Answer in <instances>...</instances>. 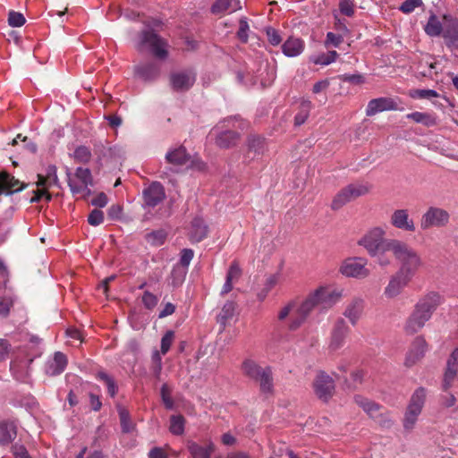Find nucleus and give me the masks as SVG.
<instances>
[{
    "mask_svg": "<svg viewBox=\"0 0 458 458\" xmlns=\"http://www.w3.org/2000/svg\"><path fill=\"white\" fill-rule=\"evenodd\" d=\"M443 301V296L435 291L428 292L421 296L406 321L405 330L413 334L421 329Z\"/></svg>",
    "mask_w": 458,
    "mask_h": 458,
    "instance_id": "1",
    "label": "nucleus"
},
{
    "mask_svg": "<svg viewBox=\"0 0 458 458\" xmlns=\"http://www.w3.org/2000/svg\"><path fill=\"white\" fill-rule=\"evenodd\" d=\"M385 234L384 229L374 227L358 241V244L363 247L372 258H375L381 267H387L391 264V259L386 252L390 251V242L395 241V239L385 238Z\"/></svg>",
    "mask_w": 458,
    "mask_h": 458,
    "instance_id": "2",
    "label": "nucleus"
},
{
    "mask_svg": "<svg viewBox=\"0 0 458 458\" xmlns=\"http://www.w3.org/2000/svg\"><path fill=\"white\" fill-rule=\"evenodd\" d=\"M319 292H311L302 301L298 304L295 301H289L278 312L277 318L284 321L289 318V328L295 330L299 328L313 309L320 305L318 298Z\"/></svg>",
    "mask_w": 458,
    "mask_h": 458,
    "instance_id": "3",
    "label": "nucleus"
},
{
    "mask_svg": "<svg viewBox=\"0 0 458 458\" xmlns=\"http://www.w3.org/2000/svg\"><path fill=\"white\" fill-rule=\"evenodd\" d=\"M390 251L399 264L397 272L414 277L423 265L419 252L410 244L395 239L390 242Z\"/></svg>",
    "mask_w": 458,
    "mask_h": 458,
    "instance_id": "4",
    "label": "nucleus"
},
{
    "mask_svg": "<svg viewBox=\"0 0 458 458\" xmlns=\"http://www.w3.org/2000/svg\"><path fill=\"white\" fill-rule=\"evenodd\" d=\"M136 47L138 51H147L160 61H165L169 56L168 41L152 29H145L140 32Z\"/></svg>",
    "mask_w": 458,
    "mask_h": 458,
    "instance_id": "5",
    "label": "nucleus"
},
{
    "mask_svg": "<svg viewBox=\"0 0 458 458\" xmlns=\"http://www.w3.org/2000/svg\"><path fill=\"white\" fill-rule=\"evenodd\" d=\"M428 393L427 388L420 386L411 394L403 418V427L406 432L414 429L426 403Z\"/></svg>",
    "mask_w": 458,
    "mask_h": 458,
    "instance_id": "6",
    "label": "nucleus"
},
{
    "mask_svg": "<svg viewBox=\"0 0 458 458\" xmlns=\"http://www.w3.org/2000/svg\"><path fill=\"white\" fill-rule=\"evenodd\" d=\"M57 180L56 167L55 165H48L46 175H38V182L35 183V188L31 190L33 195L30 197V203L41 201L48 202L51 199L48 188L56 183Z\"/></svg>",
    "mask_w": 458,
    "mask_h": 458,
    "instance_id": "7",
    "label": "nucleus"
},
{
    "mask_svg": "<svg viewBox=\"0 0 458 458\" xmlns=\"http://www.w3.org/2000/svg\"><path fill=\"white\" fill-rule=\"evenodd\" d=\"M228 123V126L232 124L233 128H239L243 130L246 127V123L236 117H229L221 122L215 129L214 131L217 133L216 138V143L218 147L223 148H228L234 146L240 138V133L233 130H225L218 132L220 129L225 126L223 124Z\"/></svg>",
    "mask_w": 458,
    "mask_h": 458,
    "instance_id": "8",
    "label": "nucleus"
},
{
    "mask_svg": "<svg viewBox=\"0 0 458 458\" xmlns=\"http://www.w3.org/2000/svg\"><path fill=\"white\" fill-rule=\"evenodd\" d=\"M68 185L73 195L86 199L92 192L93 178L89 169L78 167L73 175L68 174Z\"/></svg>",
    "mask_w": 458,
    "mask_h": 458,
    "instance_id": "9",
    "label": "nucleus"
},
{
    "mask_svg": "<svg viewBox=\"0 0 458 458\" xmlns=\"http://www.w3.org/2000/svg\"><path fill=\"white\" fill-rule=\"evenodd\" d=\"M450 221V214L447 210L430 206L422 214L420 225L422 230H428L432 227L441 228L448 225Z\"/></svg>",
    "mask_w": 458,
    "mask_h": 458,
    "instance_id": "10",
    "label": "nucleus"
},
{
    "mask_svg": "<svg viewBox=\"0 0 458 458\" xmlns=\"http://www.w3.org/2000/svg\"><path fill=\"white\" fill-rule=\"evenodd\" d=\"M369 188L367 185L360 183L349 184L342 189L334 198L331 207L336 210L347 204L348 202L355 199L369 192Z\"/></svg>",
    "mask_w": 458,
    "mask_h": 458,
    "instance_id": "11",
    "label": "nucleus"
},
{
    "mask_svg": "<svg viewBox=\"0 0 458 458\" xmlns=\"http://www.w3.org/2000/svg\"><path fill=\"white\" fill-rule=\"evenodd\" d=\"M26 348L15 352L10 365L13 378L19 382L26 383L29 371V360Z\"/></svg>",
    "mask_w": 458,
    "mask_h": 458,
    "instance_id": "12",
    "label": "nucleus"
},
{
    "mask_svg": "<svg viewBox=\"0 0 458 458\" xmlns=\"http://www.w3.org/2000/svg\"><path fill=\"white\" fill-rule=\"evenodd\" d=\"M313 389L316 395L324 402H327L335 391V382L332 377L324 371H319L313 381Z\"/></svg>",
    "mask_w": 458,
    "mask_h": 458,
    "instance_id": "13",
    "label": "nucleus"
},
{
    "mask_svg": "<svg viewBox=\"0 0 458 458\" xmlns=\"http://www.w3.org/2000/svg\"><path fill=\"white\" fill-rule=\"evenodd\" d=\"M367 260L362 258H352L344 260L340 267V272L348 277L365 278L369 275L366 267Z\"/></svg>",
    "mask_w": 458,
    "mask_h": 458,
    "instance_id": "14",
    "label": "nucleus"
},
{
    "mask_svg": "<svg viewBox=\"0 0 458 458\" xmlns=\"http://www.w3.org/2000/svg\"><path fill=\"white\" fill-rule=\"evenodd\" d=\"M412 279V277L396 271L390 276L388 284L384 289V295L387 299L396 298L409 285Z\"/></svg>",
    "mask_w": 458,
    "mask_h": 458,
    "instance_id": "15",
    "label": "nucleus"
},
{
    "mask_svg": "<svg viewBox=\"0 0 458 458\" xmlns=\"http://www.w3.org/2000/svg\"><path fill=\"white\" fill-rule=\"evenodd\" d=\"M443 38L448 47L458 48V18L451 14H444Z\"/></svg>",
    "mask_w": 458,
    "mask_h": 458,
    "instance_id": "16",
    "label": "nucleus"
},
{
    "mask_svg": "<svg viewBox=\"0 0 458 458\" xmlns=\"http://www.w3.org/2000/svg\"><path fill=\"white\" fill-rule=\"evenodd\" d=\"M196 81V74L192 71H180L171 73L170 83L175 91L190 89Z\"/></svg>",
    "mask_w": 458,
    "mask_h": 458,
    "instance_id": "17",
    "label": "nucleus"
},
{
    "mask_svg": "<svg viewBox=\"0 0 458 458\" xmlns=\"http://www.w3.org/2000/svg\"><path fill=\"white\" fill-rule=\"evenodd\" d=\"M350 328L345 320L342 318H338L333 327L331 338L329 342V349L335 352L342 348L344 344L345 338L349 334Z\"/></svg>",
    "mask_w": 458,
    "mask_h": 458,
    "instance_id": "18",
    "label": "nucleus"
},
{
    "mask_svg": "<svg viewBox=\"0 0 458 458\" xmlns=\"http://www.w3.org/2000/svg\"><path fill=\"white\" fill-rule=\"evenodd\" d=\"M390 224L396 229L409 233L416 230L414 220L410 217L409 211L405 208L395 209L391 215Z\"/></svg>",
    "mask_w": 458,
    "mask_h": 458,
    "instance_id": "19",
    "label": "nucleus"
},
{
    "mask_svg": "<svg viewBox=\"0 0 458 458\" xmlns=\"http://www.w3.org/2000/svg\"><path fill=\"white\" fill-rule=\"evenodd\" d=\"M390 110H401L396 99L392 98H378L369 101L366 107V115L373 116L377 113Z\"/></svg>",
    "mask_w": 458,
    "mask_h": 458,
    "instance_id": "20",
    "label": "nucleus"
},
{
    "mask_svg": "<svg viewBox=\"0 0 458 458\" xmlns=\"http://www.w3.org/2000/svg\"><path fill=\"white\" fill-rule=\"evenodd\" d=\"M454 380H458V348L451 353L446 362V369L442 383V390L447 392Z\"/></svg>",
    "mask_w": 458,
    "mask_h": 458,
    "instance_id": "21",
    "label": "nucleus"
},
{
    "mask_svg": "<svg viewBox=\"0 0 458 458\" xmlns=\"http://www.w3.org/2000/svg\"><path fill=\"white\" fill-rule=\"evenodd\" d=\"M314 291L319 292L318 298L323 309L332 308L334 305L340 301L344 295L342 289H331L327 286H320Z\"/></svg>",
    "mask_w": 458,
    "mask_h": 458,
    "instance_id": "22",
    "label": "nucleus"
},
{
    "mask_svg": "<svg viewBox=\"0 0 458 458\" xmlns=\"http://www.w3.org/2000/svg\"><path fill=\"white\" fill-rule=\"evenodd\" d=\"M165 198V189L160 182H154L143 190L144 206L154 208Z\"/></svg>",
    "mask_w": 458,
    "mask_h": 458,
    "instance_id": "23",
    "label": "nucleus"
},
{
    "mask_svg": "<svg viewBox=\"0 0 458 458\" xmlns=\"http://www.w3.org/2000/svg\"><path fill=\"white\" fill-rule=\"evenodd\" d=\"M166 162L172 165L171 171L178 172L182 165H186L190 160L186 148L183 146H179L170 148L165 154Z\"/></svg>",
    "mask_w": 458,
    "mask_h": 458,
    "instance_id": "24",
    "label": "nucleus"
},
{
    "mask_svg": "<svg viewBox=\"0 0 458 458\" xmlns=\"http://www.w3.org/2000/svg\"><path fill=\"white\" fill-rule=\"evenodd\" d=\"M428 350L426 341L422 337H417L412 342L405 358V366L411 367L420 360Z\"/></svg>",
    "mask_w": 458,
    "mask_h": 458,
    "instance_id": "25",
    "label": "nucleus"
},
{
    "mask_svg": "<svg viewBox=\"0 0 458 458\" xmlns=\"http://www.w3.org/2000/svg\"><path fill=\"white\" fill-rule=\"evenodd\" d=\"M161 67L157 62L141 63L135 66V75L144 81H152L158 78Z\"/></svg>",
    "mask_w": 458,
    "mask_h": 458,
    "instance_id": "26",
    "label": "nucleus"
},
{
    "mask_svg": "<svg viewBox=\"0 0 458 458\" xmlns=\"http://www.w3.org/2000/svg\"><path fill=\"white\" fill-rule=\"evenodd\" d=\"M266 150L265 140L257 135H251L247 140V151L244 154V162L249 163L256 157L261 156Z\"/></svg>",
    "mask_w": 458,
    "mask_h": 458,
    "instance_id": "27",
    "label": "nucleus"
},
{
    "mask_svg": "<svg viewBox=\"0 0 458 458\" xmlns=\"http://www.w3.org/2000/svg\"><path fill=\"white\" fill-rule=\"evenodd\" d=\"M67 363L66 355L61 352H56L54 357L46 363L45 371L49 376L60 375L64 371Z\"/></svg>",
    "mask_w": 458,
    "mask_h": 458,
    "instance_id": "28",
    "label": "nucleus"
},
{
    "mask_svg": "<svg viewBox=\"0 0 458 458\" xmlns=\"http://www.w3.org/2000/svg\"><path fill=\"white\" fill-rule=\"evenodd\" d=\"M364 310V300L360 297L353 298L346 306L344 316L355 326L362 315Z\"/></svg>",
    "mask_w": 458,
    "mask_h": 458,
    "instance_id": "29",
    "label": "nucleus"
},
{
    "mask_svg": "<svg viewBox=\"0 0 458 458\" xmlns=\"http://www.w3.org/2000/svg\"><path fill=\"white\" fill-rule=\"evenodd\" d=\"M23 184L19 180L7 173L0 174V195L2 193L12 194L23 188Z\"/></svg>",
    "mask_w": 458,
    "mask_h": 458,
    "instance_id": "30",
    "label": "nucleus"
},
{
    "mask_svg": "<svg viewBox=\"0 0 458 458\" xmlns=\"http://www.w3.org/2000/svg\"><path fill=\"white\" fill-rule=\"evenodd\" d=\"M208 235V226L200 217H195L191 221L190 229V240L192 242H199Z\"/></svg>",
    "mask_w": 458,
    "mask_h": 458,
    "instance_id": "31",
    "label": "nucleus"
},
{
    "mask_svg": "<svg viewBox=\"0 0 458 458\" xmlns=\"http://www.w3.org/2000/svg\"><path fill=\"white\" fill-rule=\"evenodd\" d=\"M304 42L301 38L291 37L282 46L283 53L288 57H295L302 53Z\"/></svg>",
    "mask_w": 458,
    "mask_h": 458,
    "instance_id": "32",
    "label": "nucleus"
},
{
    "mask_svg": "<svg viewBox=\"0 0 458 458\" xmlns=\"http://www.w3.org/2000/svg\"><path fill=\"white\" fill-rule=\"evenodd\" d=\"M242 8L239 0H216L211 7L214 14L233 13Z\"/></svg>",
    "mask_w": 458,
    "mask_h": 458,
    "instance_id": "33",
    "label": "nucleus"
},
{
    "mask_svg": "<svg viewBox=\"0 0 458 458\" xmlns=\"http://www.w3.org/2000/svg\"><path fill=\"white\" fill-rule=\"evenodd\" d=\"M188 449L192 458H210L215 447L211 442L208 443L206 445L190 442L188 444Z\"/></svg>",
    "mask_w": 458,
    "mask_h": 458,
    "instance_id": "34",
    "label": "nucleus"
},
{
    "mask_svg": "<svg viewBox=\"0 0 458 458\" xmlns=\"http://www.w3.org/2000/svg\"><path fill=\"white\" fill-rule=\"evenodd\" d=\"M354 402L370 417L376 419L379 414L380 405L361 395H355Z\"/></svg>",
    "mask_w": 458,
    "mask_h": 458,
    "instance_id": "35",
    "label": "nucleus"
},
{
    "mask_svg": "<svg viewBox=\"0 0 458 458\" xmlns=\"http://www.w3.org/2000/svg\"><path fill=\"white\" fill-rule=\"evenodd\" d=\"M16 426L13 422L3 421L0 423V445L11 443L16 437Z\"/></svg>",
    "mask_w": 458,
    "mask_h": 458,
    "instance_id": "36",
    "label": "nucleus"
},
{
    "mask_svg": "<svg viewBox=\"0 0 458 458\" xmlns=\"http://www.w3.org/2000/svg\"><path fill=\"white\" fill-rule=\"evenodd\" d=\"M443 28L444 20L440 21L436 15L432 14L429 16L424 30L430 37H438L443 34Z\"/></svg>",
    "mask_w": 458,
    "mask_h": 458,
    "instance_id": "37",
    "label": "nucleus"
},
{
    "mask_svg": "<svg viewBox=\"0 0 458 458\" xmlns=\"http://www.w3.org/2000/svg\"><path fill=\"white\" fill-rule=\"evenodd\" d=\"M187 273L186 267L174 265L168 278L169 284L174 288L181 286L185 280Z\"/></svg>",
    "mask_w": 458,
    "mask_h": 458,
    "instance_id": "38",
    "label": "nucleus"
},
{
    "mask_svg": "<svg viewBox=\"0 0 458 458\" xmlns=\"http://www.w3.org/2000/svg\"><path fill=\"white\" fill-rule=\"evenodd\" d=\"M338 57V54L335 50L328 51L327 53H319L317 55H313L310 57V61L315 64H319L322 66L328 65L334 63Z\"/></svg>",
    "mask_w": 458,
    "mask_h": 458,
    "instance_id": "39",
    "label": "nucleus"
},
{
    "mask_svg": "<svg viewBox=\"0 0 458 458\" xmlns=\"http://www.w3.org/2000/svg\"><path fill=\"white\" fill-rule=\"evenodd\" d=\"M260 391L263 394H270L273 391L274 382L271 368L267 366V372H263V377L258 381Z\"/></svg>",
    "mask_w": 458,
    "mask_h": 458,
    "instance_id": "40",
    "label": "nucleus"
},
{
    "mask_svg": "<svg viewBox=\"0 0 458 458\" xmlns=\"http://www.w3.org/2000/svg\"><path fill=\"white\" fill-rule=\"evenodd\" d=\"M407 119L412 120L417 123H421L426 126H432L436 124V119L428 113L413 112L406 115Z\"/></svg>",
    "mask_w": 458,
    "mask_h": 458,
    "instance_id": "41",
    "label": "nucleus"
},
{
    "mask_svg": "<svg viewBox=\"0 0 458 458\" xmlns=\"http://www.w3.org/2000/svg\"><path fill=\"white\" fill-rule=\"evenodd\" d=\"M185 420L182 415H172L169 430L173 435L181 436L184 432Z\"/></svg>",
    "mask_w": 458,
    "mask_h": 458,
    "instance_id": "42",
    "label": "nucleus"
},
{
    "mask_svg": "<svg viewBox=\"0 0 458 458\" xmlns=\"http://www.w3.org/2000/svg\"><path fill=\"white\" fill-rule=\"evenodd\" d=\"M97 378L105 383L107 392L111 397H114L118 390V386L114 379L104 371H99L97 374Z\"/></svg>",
    "mask_w": 458,
    "mask_h": 458,
    "instance_id": "43",
    "label": "nucleus"
},
{
    "mask_svg": "<svg viewBox=\"0 0 458 458\" xmlns=\"http://www.w3.org/2000/svg\"><path fill=\"white\" fill-rule=\"evenodd\" d=\"M264 367L259 366L254 360L247 359L242 362V369L245 376L252 378Z\"/></svg>",
    "mask_w": 458,
    "mask_h": 458,
    "instance_id": "44",
    "label": "nucleus"
},
{
    "mask_svg": "<svg viewBox=\"0 0 458 458\" xmlns=\"http://www.w3.org/2000/svg\"><path fill=\"white\" fill-rule=\"evenodd\" d=\"M410 96L412 98L419 99H428L432 100L434 98H439L440 95L434 89H419L411 91Z\"/></svg>",
    "mask_w": 458,
    "mask_h": 458,
    "instance_id": "45",
    "label": "nucleus"
},
{
    "mask_svg": "<svg viewBox=\"0 0 458 458\" xmlns=\"http://www.w3.org/2000/svg\"><path fill=\"white\" fill-rule=\"evenodd\" d=\"M165 239L166 233L164 230L154 231L146 235L148 242L154 246H160L164 244Z\"/></svg>",
    "mask_w": 458,
    "mask_h": 458,
    "instance_id": "46",
    "label": "nucleus"
},
{
    "mask_svg": "<svg viewBox=\"0 0 458 458\" xmlns=\"http://www.w3.org/2000/svg\"><path fill=\"white\" fill-rule=\"evenodd\" d=\"M30 362L33 358L39 357L42 354V340L35 335H30Z\"/></svg>",
    "mask_w": 458,
    "mask_h": 458,
    "instance_id": "47",
    "label": "nucleus"
},
{
    "mask_svg": "<svg viewBox=\"0 0 458 458\" xmlns=\"http://www.w3.org/2000/svg\"><path fill=\"white\" fill-rule=\"evenodd\" d=\"M73 157L79 163H88L91 158V152L87 147L80 146L74 150Z\"/></svg>",
    "mask_w": 458,
    "mask_h": 458,
    "instance_id": "48",
    "label": "nucleus"
},
{
    "mask_svg": "<svg viewBox=\"0 0 458 458\" xmlns=\"http://www.w3.org/2000/svg\"><path fill=\"white\" fill-rule=\"evenodd\" d=\"M26 22L24 15L19 12L10 11L8 13V24L13 28H20Z\"/></svg>",
    "mask_w": 458,
    "mask_h": 458,
    "instance_id": "49",
    "label": "nucleus"
},
{
    "mask_svg": "<svg viewBox=\"0 0 458 458\" xmlns=\"http://www.w3.org/2000/svg\"><path fill=\"white\" fill-rule=\"evenodd\" d=\"M118 412H119L122 430L126 433L130 432L132 429V424L131 423V420H130L129 411L127 410H125L124 408L120 407L118 409Z\"/></svg>",
    "mask_w": 458,
    "mask_h": 458,
    "instance_id": "50",
    "label": "nucleus"
},
{
    "mask_svg": "<svg viewBox=\"0 0 458 458\" xmlns=\"http://www.w3.org/2000/svg\"><path fill=\"white\" fill-rule=\"evenodd\" d=\"M171 388L167 384H164L160 390L161 399L166 409L172 410L174 408V401L171 397Z\"/></svg>",
    "mask_w": 458,
    "mask_h": 458,
    "instance_id": "51",
    "label": "nucleus"
},
{
    "mask_svg": "<svg viewBox=\"0 0 458 458\" xmlns=\"http://www.w3.org/2000/svg\"><path fill=\"white\" fill-rule=\"evenodd\" d=\"M284 281V276L281 271L267 276L265 282L267 290H272L275 286L280 284Z\"/></svg>",
    "mask_w": 458,
    "mask_h": 458,
    "instance_id": "52",
    "label": "nucleus"
},
{
    "mask_svg": "<svg viewBox=\"0 0 458 458\" xmlns=\"http://www.w3.org/2000/svg\"><path fill=\"white\" fill-rule=\"evenodd\" d=\"M421 5H423L422 0H405L399 7V10L403 13L408 14Z\"/></svg>",
    "mask_w": 458,
    "mask_h": 458,
    "instance_id": "53",
    "label": "nucleus"
},
{
    "mask_svg": "<svg viewBox=\"0 0 458 458\" xmlns=\"http://www.w3.org/2000/svg\"><path fill=\"white\" fill-rule=\"evenodd\" d=\"M174 332L172 330L166 331L161 339V352H162V354L165 355V353H167V352L170 350V347L174 342Z\"/></svg>",
    "mask_w": 458,
    "mask_h": 458,
    "instance_id": "54",
    "label": "nucleus"
},
{
    "mask_svg": "<svg viewBox=\"0 0 458 458\" xmlns=\"http://www.w3.org/2000/svg\"><path fill=\"white\" fill-rule=\"evenodd\" d=\"M194 257V252L191 249H183L180 254L179 266L181 267H186L188 269L191 261Z\"/></svg>",
    "mask_w": 458,
    "mask_h": 458,
    "instance_id": "55",
    "label": "nucleus"
},
{
    "mask_svg": "<svg viewBox=\"0 0 458 458\" xmlns=\"http://www.w3.org/2000/svg\"><path fill=\"white\" fill-rule=\"evenodd\" d=\"M250 30V27H249V23L247 21V19L246 18H242L239 21V30H238V32H237V36L239 38V39L243 42V43H246L248 41V31Z\"/></svg>",
    "mask_w": 458,
    "mask_h": 458,
    "instance_id": "56",
    "label": "nucleus"
},
{
    "mask_svg": "<svg viewBox=\"0 0 458 458\" xmlns=\"http://www.w3.org/2000/svg\"><path fill=\"white\" fill-rule=\"evenodd\" d=\"M242 270L236 262H233L226 274V280L232 283L236 282L241 276Z\"/></svg>",
    "mask_w": 458,
    "mask_h": 458,
    "instance_id": "57",
    "label": "nucleus"
},
{
    "mask_svg": "<svg viewBox=\"0 0 458 458\" xmlns=\"http://www.w3.org/2000/svg\"><path fill=\"white\" fill-rule=\"evenodd\" d=\"M104 221V213L99 209H93L88 217V222L90 225L98 226Z\"/></svg>",
    "mask_w": 458,
    "mask_h": 458,
    "instance_id": "58",
    "label": "nucleus"
},
{
    "mask_svg": "<svg viewBox=\"0 0 458 458\" xmlns=\"http://www.w3.org/2000/svg\"><path fill=\"white\" fill-rule=\"evenodd\" d=\"M340 79L344 82H349L355 85H360L365 82V78L362 74L355 73L349 74L345 73L340 76Z\"/></svg>",
    "mask_w": 458,
    "mask_h": 458,
    "instance_id": "59",
    "label": "nucleus"
},
{
    "mask_svg": "<svg viewBox=\"0 0 458 458\" xmlns=\"http://www.w3.org/2000/svg\"><path fill=\"white\" fill-rule=\"evenodd\" d=\"M344 38L341 35L335 34L333 32H327L325 46L327 47H337L343 42Z\"/></svg>",
    "mask_w": 458,
    "mask_h": 458,
    "instance_id": "60",
    "label": "nucleus"
},
{
    "mask_svg": "<svg viewBox=\"0 0 458 458\" xmlns=\"http://www.w3.org/2000/svg\"><path fill=\"white\" fill-rule=\"evenodd\" d=\"M157 301V297L155 294L151 293L150 292L146 291L142 295V302L144 306L148 310H151L154 307H156Z\"/></svg>",
    "mask_w": 458,
    "mask_h": 458,
    "instance_id": "61",
    "label": "nucleus"
},
{
    "mask_svg": "<svg viewBox=\"0 0 458 458\" xmlns=\"http://www.w3.org/2000/svg\"><path fill=\"white\" fill-rule=\"evenodd\" d=\"M354 4L352 0H340L339 9L340 12L346 16H352L354 13Z\"/></svg>",
    "mask_w": 458,
    "mask_h": 458,
    "instance_id": "62",
    "label": "nucleus"
},
{
    "mask_svg": "<svg viewBox=\"0 0 458 458\" xmlns=\"http://www.w3.org/2000/svg\"><path fill=\"white\" fill-rule=\"evenodd\" d=\"M235 310V304L233 301L226 302L220 313V318L222 320H227L233 316Z\"/></svg>",
    "mask_w": 458,
    "mask_h": 458,
    "instance_id": "63",
    "label": "nucleus"
},
{
    "mask_svg": "<svg viewBox=\"0 0 458 458\" xmlns=\"http://www.w3.org/2000/svg\"><path fill=\"white\" fill-rule=\"evenodd\" d=\"M266 32L267 39L271 45L277 46L281 43L282 38L276 30L273 28H267Z\"/></svg>",
    "mask_w": 458,
    "mask_h": 458,
    "instance_id": "64",
    "label": "nucleus"
}]
</instances>
